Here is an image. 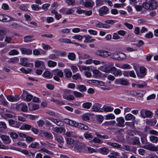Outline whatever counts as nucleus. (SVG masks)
Instances as JSON below:
<instances>
[{
  "instance_id": "19",
  "label": "nucleus",
  "mask_w": 158,
  "mask_h": 158,
  "mask_svg": "<svg viewBox=\"0 0 158 158\" xmlns=\"http://www.w3.org/2000/svg\"><path fill=\"white\" fill-rule=\"evenodd\" d=\"M125 119L127 121H134L135 119V117L131 114L129 113L126 114L125 117Z\"/></svg>"
},
{
  "instance_id": "51",
  "label": "nucleus",
  "mask_w": 158,
  "mask_h": 158,
  "mask_svg": "<svg viewBox=\"0 0 158 158\" xmlns=\"http://www.w3.org/2000/svg\"><path fill=\"white\" fill-rule=\"evenodd\" d=\"M33 38V36L32 35L26 36L24 38V41L26 42H31Z\"/></svg>"
},
{
  "instance_id": "5",
  "label": "nucleus",
  "mask_w": 158,
  "mask_h": 158,
  "mask_svg": "<svg viewBox=\"0 0 158 158\" xmlns=\"http://www.w3.org/2000/svg\"><path fill=\"white\" fill-rule=\"evenodd\" d=\"M15 19L7 15H0V21L3 22L14 21Z\"/></svg>"
},
{
  "instance_id": "16",
  "label": "nucleus",
  "mask_w": 158,
  "mask_h": 158,
  "mask_svg": "<svg viewBox=\"0 0 158 158\" xmlns=\"http://www.w3.org/2000/svg\"><path fill=\"white\" fill-rule=\"evenodd\" d=\"M35 66L36 68L40 67L42 69L45 68L44 64V62L41 60H36L35 61Z\"/></svg>"
},
{
  "instance_id": "45",
  "label": "nucleus",
  "mask_w": 158,
  "mask_h": 158,
  "mask_svg": "<svg viewBox=\"0 0 158 158\" xmlns=\"http://www.w3.org/2000/svg\"><path fill=\"white\" fill-rule=\"evenodd\" d=\"M106 120L113 119H114L115 116L113 114H109L105 116Z\"/></svg>"
},
{
  "instance_id": "31",
  "label": "nucleus",
  "mask_w": 158,
  "mask_h": 158,
  "mask_svg": "<svg viewBox=\"0 0 158 158\" xmlns=\"http://www.w3.org/2000/svg\"><path fill=\"white\" fill-rule=\"evenodd\" d=\"M99 151L102 154L107 155L109 152V150L107 148L103 147L99 148Z\"/></svg>"
},
{
  "instance_id": "20",
  "label": "nucleus",
  "mask_w": 158,
  "mask_h": 158,
  "mask_svg": "<svg viewBox=\"0 0 158 158\" xmlns=\"http://www.w3.org/2000/svg\"><path fill=\"white\" fill-rule=\"evenodd\" d=\"M28 106L30 110L31 111H33L37 110L39 108V106L36 104L28 103Z\"/></svg>"
},
{
  "instance_id": "61",
  "label": "nucleus",
  "mask_w": 158,
  "mask_h": 158,
  "mask_svg": "<svg viewBox=\"0 0 158 158\" xmlns=\"http://www.w3.org/2000/svg\"><path fill=\"white\" fill-rule=\"evenodd\" d=\"M83 37V36L81 35H76L74 36H72V38L73 39L77 40L79 41H81Z\"/></svg>"
},
{
  "instance_id": "55",
  "label": "nucleus",
  "mask_w": 158,
  "mask_h": 158,
  "mask_svg": "<svg viewBox=\"0 0 158 158\" xmlns=\"http://www.w3.org/2000/svg\"><path fill=\"white\" fill-rule=\"evenodd\" d=\"M116 123L115 121H106L104 123L102 124V125L104 126H110L113 125L115 124Z\"/></svg>"
},
{
  "instance_id": "6",
  "label": "nucleus",
  "mask_w": 158,
  "mask_h": 158,
  "mask_svg": "<svg viewBox=\"0 0 158 158\" xmlns=\"http://www.w3.org/2000/svg\"><path fill=\"white\" fill-rule=\"evenodd\" d=\"M101 105L98 103H95L92 106V110L95 112H103L102 108H101Z\"/></svg>"
},
{
  "instance_id": "28",
  "label": "nucleus",
  "mask_w": 158,
  "mask_h": 158,
  "mask_svg": "<svg viewBox=\"0 0 158 158\" xmlns=\"http://www.w3.org/2000/svg\"><path fill=\"white\" fill-rule=\"evenodd\" d=\"M51 12L52 14L55 15V18L57 20H59L62 17L61 15L59 14L57 11L55 10H52L51 11Z\"/></svg>"
},
{
  "instance_id": "54",
  "label": "nucleus",
  "mask_w": 158,
  "mask_h": 158,
  "mask_svg": "<svg viewBox=\"0 0 158 158\" xmlns=\"http://www.w3.org/2000/svg\"><path fill=\"white\" fill-rule=\"evenodd\" d=\"M59 41L60 42L65 43L68 44L72 43L71 40L68 39L60 38L59 39Z\"/></svg>"
},
{
  "instance_id": "62",
  "label": "nucleus",
  "mask_w": 158,
  "mask_h": 158,
  "mask_svg": "<svg viewBox=\"0 0 158 158\" xmlns=\"http://www.w3.org/2000/svg\"><path fill=\"white\" fill-rule=\"evenodd\" d=\"M74 95L76 97H82L83 96V95L81 93L76 91H73Z\"/></svg>"
},
{
  "instance_id": "3",
  "label": "nucleus",
  "mask_w": 158,
  "mask_h": 158,
  "mask_svg": "<svg viewBox=\"0 0 158 158\" xmlns=\"http://www.w3.org/2000/svg\"><path fill=\"white\" fill-rule=\"evenodd\" d=\"M95 54L101 57L106 58L110 55V52L104 50H98L95 52Z\"/></svg>"
},
{
  "instance_id": "26",
  "label": "nucleus",
  "mask_w": 158,
  "mask_h": 158,
  "mask_svg": "<svg viewBox=\"0 0 158 158\" xmlns=\"http://www.w3.org/2000/svg\"><path fill=\"white\" fill-rule=\"evenodd\" d=\"M8 30L3 29H0V40L2 41L4 37V35L8 32Z\"/></svg>"
},
{
  "instance_id": "59",
  "label": "nucleus",
  "mask_w": 158,
  "mask_h": 158,
  "mask_svg": "<svg viewBox=\"0 0 158 158\" xmlns=\"http://www.w3.org/2000/svg\"><path fill=\"white\" fill-rule=\"evenodd\" d=\"M95 135L100 138H103L104 139H108L109 136L106 135H99L98 132H96Z\"/></svg>"
},
{
  "instance_id": "2",
  "label": "nucleus",
  "mask_w": 158,
  "mask_h": 158,
  "mask_svg": "<svg viewBox=\"0 0 158 158\" xmlns=\"http://www.w3.org/2000/svg\"><path fill=\"white\" fill-rule=\"evenodd\" d=\"M87 147L84 143H81L79 144L76 145L74 147L75 151L84 153L87 152Z\"/></svg>"
},
{
  "instance_id": "9",
  "label": "nucleus",
  "mask_w": 158,
  "mask_h": 158,
  "mask_svg": "<svg viewBox=\"0 0 158 158\" xmlns=\"http://www.w3.org/2000/svg\"><path fill=\"white\" fill-rule=\"evenodd\" d=\"M8 32H6V37L5 39V41L8 43H10V40L14 37V35L12 33L8 30Z\"/></svg>"
},
{
  "instance_id": "50",
  "label": "nucleus",
  "mask_w": 158,
  "mask_h": 158,
  "mask_svg": "<svg viewBox=\"0 0 158 158\" xmlns=\"http://www.w3.org/2000/svg\"><path fill=\"white\" fill-rule=\"evenodd\" d=\"M39 151L42 152L46 153L50 156H53L54 154L52 152L44 148H41Z\"/></svg>"
},
{
  "instance_id": "38",
  "label": "nucleus",
  "mask_w": 158,
  "mask_h": 158,
  "mask_svg": "<svg viewBox=\"0 0 158 158\" xmlns=\"http://www.w3.org/2000/svg\"><path fill=\"white\" fill-rule=\"evenodd\" d=\"M149 140L152 142L154 143H158V137L153 135H151L149 137Z\"/></svg>"
},
{
  "instance_id": "48",
  "label": "nucleus",
  "mask_w": 158,
  "mask_h": 158,
  "mask_svg": "<svg viewBox=\"0 0 158 158\" xmlns=\"http://www.w3.org/2000/svg\"><path fill=\"white\" fill-rule=\"evenodd\" d=\"M24 94H26V99L27 101L29 102L31 101L33 98V96L31 94L28 93L27 91H24Z\"/></svg>"
},
{
  "instance_id": "34",
  "label": "nucleus",
  "mask_w": 158,
  "mask_h": 158,
  "mask_svg": "<svg viewBox=\"0 0 158 158\" xmlns=\"http://www.w3.org/2000/svg\"><path fill=\"white\" fill-rule=\"evenodd\" d=\"M19 61V59L16 57L11 58L7 61V62L9 63L15 64Z\"/></svg>"
},
{
  "instance_id": "63",
  "label": "nucleus",
  "mask_w": 158,
  "mask_h": 158,
  "mask_svg": "<svg viewBox=\"0 0 158 158\" xmlns=\"http://www.w3.org/2000/svg\"><path fill=\"white\" fill-rule=\"evenodd\" d=\"M152 112L149 111L147 110H146L145 113V118H151L152 117Z\"/></svg>"
},
{
  "instance_id": "17",
  "label": "nucleus",
  "mask_w": 158,
  "mask_h": 158,
  "mask_svg": "<svg viewBox=\"0 0 158 158\" xmlns=\"http://www.w3.org/2000/svg\"><path fill=\"white\" fill-rule=\"evenodd\" d=\"M74 127L85 130H87L88 128V127L84 124L81 123H77L75 122Z\"/></svg>"
},
{
  "instance_id": "52",
  "label": "nucleus",
  "mask_w": 158,
  "mask_h": 158,
  "mask_svg": "<svg viewBox=\"0 0 158 158\" xmlns=\"http://www.w3.org/2000/svg\"><path fill=\"white\" fill-rule=\"evenodd\" d=\"M118 155L119 153L118 152H111L110 154L107 156L110 158H117L116 156H118Z\"/></svg>"
},
{
  "instance_id": "10",
  "label": "nucleus",
  "mask_w": 158,
  "mask_h": 158,
  "mask_svg": "<svg viewBox=\"0 0 158 158\" xmlns=\"http://www.w3.org/2000/svg\"><path fill=\"white\" fill-rule=\"evenodd\" d=\"M8 122L10 126L17 128H19L20 126V123L19 122L15 121L12 119H9Z\"/></svg>"
},
{
  "instance_id": "30",
  "label": "nucleus",
  "mask_w": 158,
  "mask_h": 158,
  "mask_svg": "<svg viewBox=\"0 0 158 158\" xmlns=\"http://www.w3.org/2000/svg\"><path fill=\"white\" fill-rule=\"evenodd\" d=\"M150 10L155 9L157 6V4L154 0H150Z\"/></svg>"
},
{
  "instance_id": "12",
  "label": "nucleus",
  "mask_w": 158,
  "mask_h": 158,
  "mask_svg": "<svg viewBox=\"0 0 158 158\" xmlns=\"http://www.w3.org/2000/svg\"><path fill=\"white\" fill-rule=\"evenodd\" d=\"M111 69L112 72V73L115 76H121L122 75L121 70L117 69L115 67H112Z\"/></svg>"
},
{
  "instance_id": "8",
  "label": "nucleus",
  "mask_w": 158,
  "mask_h": 158,
  "mask_svg": "<svg viewBox=\"0 0 158 158\" xmlns=\"http://www.w3.org/2000/svg\"><path fill=\"white\" fill-rule=\"evenodd\" d=\"M21 63L20 64L23 66H26L28 67H33V64L32 63H28L27 60V59L26 58H22L20 60Z\"/></svg>"
},
{
  "instance_id": "46",
  "label": "nucleus",
  "mask_w": 158,
  "mask_h": 158,
  "mask_svg": "<svg viewBox=\"0 0 158 158\" xmlns=\"http://www.w3.org/2000/svg\"><path fill=\"white\" fill-rule=\"evenodd\" d=\"M57 65V63L54 61L48 60V65L49 67H54Z\"/></svg>"
},
{
  "instance_id": "23",
  "label": "nucleus",
  "mask_w": 158,
  "mask_h": 158,
  "mask_svg": "<svg viewBox=\"0 0 158 158\" xmlns=\"http://www.w3.org/2000/svg\"><path fill=\"white\" fill-rule=\"evenodd\" d=\"M55 139L57 142L61 144L64 143L63 138L60 135H55Z\"/></svg>"
},
{
  "instance_id": "13",
  "label": "nucleus",
  "mask_w": 158,
  "mask_h": 158,
  "mask_svg": "<svg viewBox=\"0 0 158 158\" xmlns=\"http://www.w3.org/2000/svg\"><path fill=\"white\" fill-rule=\"evenodd\" d=\"M0 137L5 144H9L11 143V140L8 136L0 134Z\"/></svg>"
},
{
  "instance_id": "47",
  "label": "nucleus",
  "mask_w": 158,
  "mask_h": 158,
  "mask_svg": "<svg viewBox=\"0 0 158 158\" xmlns=\"http://www.w3.org/2000/svg\"><path fill=\"white\" fill-rule=\"evenodd\" d=\"M110 55L109 56H110V57L115 60H118V52H115L111 53L110 52Z\"/></svg>"
},
{
  "instance_id": "1",
  "label": "nucleus",
  "mask_w": 158,
  "mask_h": 158,
  "mask_svg": "<svg viewBox=\"0 0 158 158\" xmlns=\"http://www.w3.org/2000/svg\"><path fill=\"white\" fill-rule=\"evenodd\" d=\"M63 98L68 100H73L74 98L73 96L71 94V90L70 89H64L62 91Z\"/></svg>"
},
{
  "instance_id": "49",
  "label": "nucleus",
  "mask_w": 158,
  "mask_h": 158,
  "mask_svg": "<svg viewBox=\"0 0 158 158\" xmlns=\"http://www.w3.org/2000/svg\"><path fill=\"white\" fill-rule=\"evenodd\" d=\"M41 134H42V135H40L41 136H44L45 137L47 138H52V135L48 132H45L44 131H42Z\"/></svg>"
},
{
  "instance_id": "41",
  "label": "nucleus",
  "mask_w": 158,
  "mask_h": 158,
  "mask_svg": "<svg viewBox=\"0 0 158 158\" xmlns=\"http://www.w3.org/2000/svg\"><path fill=\"white\" fill-rule=\"evenodd\" d=\"M92 106V103L90 102H86L83 104L82 107L85 109H89Z\"/></svg>"
},
{
  "instance_id": "27",
  "label": "nucleus",
  "mask_w": 158,
  "mask_h": 158,
  "mask_svg": "<svg viewBox=\"0 0 158 158\" xmlns=\"http://www.w3.org/2000/svg\"><path fill=\"white\" fill-rule=\"evenodd\" d=\"M83 37L85 38L84 41L85 43H90L95 40L94 39H92V37L89 35H84Z\"/></svg>"
},
{
  "instance_id": "21",
  "label": "nucleus",
  "mask_w": 158,
  "mask_h": 158,
  "mask_svg": "<svg viewBox=\"0 0 158 158\" xmlns=\"http://www.w3.org/2000/svg\"><path fill=\"white\" fill-rule=\"evenodd\" d=\"M65 139L67 144L71 148H73L74 145V140L69 138H66Z\"/></svg>"
},
{
  "instance_id": "44",
  "label": "nucleus",
  "mask_w": 158,
  "mask_h": 158,
  "mask_svg": "<svg viewBox=\"0 0 158 158\" xmlns=\"http://www.w3.org/2000/svg\"><path fill=\"white\" fill-rule=\"evenodd\" d=\"M69 59L71 60H74L76 58V55L74 53L69 52L68 55Z\"/></svg>"
},
{
  "instance_id": "53",
  "label": "nucleus",
  "mask_w": 158,
  "mask_h": 158,
  "mask_svg": "<svg viewBox=\"0 0 158 158\" xmlns=\"http://www.w3.org/2000/svg\"><path fill=\"white\" fill-rule=\"evenodd\" d=\"M87 152L86 153H93L97 152V149H95L90 147H87Z\"/></svg>"
},
{
  "instance_id": "7",
  "label": "nucleus",
  "mask_w": 158,
  "mask_h": 158,
  "mask_svg": "<svg viewBox=\"0 0 158 158\" xmlns=\"http://www.w3.org/2000/svg\"><path fill=\"white\" fill-rule=\"evenodd\" d=\"M99 15L103 16L108 14L109 12V10L108 8L105 6H103L100 8L98 10Z\"/></svg>"
},
{
  "instance_id": "35",
  "label": "nucleus",
  "mask_w": 158,
  "mask_h": 158,
  "mask_svg": "<svg viewBox=\"0 0 158 158\" xmlns=\"http://www.w3.org/2000/svg\"><path fill=\"white\" fill-rule=\"evenodd\" d=\"M7 128V126L6 123L3 122H0V132L3 131Z\"/></svg>"
},
{
  "instance_id": "15",
  "label": "nucleus",
  "mask_w": 158,
  "mask_h": 158,
  "mask_svg": "<svg viewBox=\"0 0 158 158\" xmlns=\"http://www.w3.org/2000/svg\"><path fill=\"white\" fill-rule=\"evenodd\" d=\"M138 77L140 78L144 77L146 74L145 68L143 67H141L140 68V73H137Z\"/></svg>"
},
{
  "instance_id": "22",
  "label": "nucleus",
  "mask_w": 158,
  "mask_h": 158,
  "mask_svg": "<svg viewBox=\"0 0 158 158\" xmlns=\"http://www.w3.org/2000/svg\"><path fill=\"white\" fill-rule=\"evenodd\" d=\"M21 51L22 54L26 55H31L32 53V50L30 49L23 48L21 49Z\"/></svg>"
},
{
  "instance_id": "14",
  "label": "nucleus",
  "mask_w": 158,
  "mask_h": 158,
  "mask_svg": "<svg viewBox=\"0 0 158 158\" xmlns=\"http://www.w3.org/2000/svg\"><path fill=\"white\" fill-rule=\"evenodd\" d=\"M116 120L117 122V123L116 124L117 126L122 127L124 126L125 120L123 117H120L117 118L116 119Z\"/></svg>"
},
{
  "instance_id": "24",
  "label": "nucleus",
  "mask_w": 158,
  "mask_h": 158,
  "mask_svg": "<svg viewBox=\"0 0 158 158\" xmlns=\"http://www.w3.org/2000/svg\"><path fill=\"white\" fill-rule=\"evenodd\" d=\"M102 110H103L105 112H110L114 110V108L111 106H109L104 105L102 108Z\"/></svg>"
},
{
  "instance_id": "56",
  "label": "nucleus",
  "mask_w": 158,
  "mask_h": 158,
  "mask_svg": "<svg viewBox=\"0 0 158 158\" xmlns=\"http://www.w3.org/2000/svg\"><path fill=\"white\" fill-rule=\"evenodd\" d=\"M31 128V126L26 124H23L21 127V128L25 130H29Z\"/></svg>"
},
{
  "instance_id": "37",
  "label": "nucleus",
  "mask_w": 158,
  "mask_h": 158,
  "mask_svg": "<svg viewBox=\"0 0 158 158\" xmlns=\"http://www.w3.org/2000/svg\"><path fill=\"white\" fill-rule=\"evenodd\" d=\"M118 60L119 61H122L123 60L125 59L126 58V55L123 53H118Z\"/></svg>"
},
{
  "instance_id": "58",
  "label": "nucleus",
  "mask_w": 158,
  "mask_h": 158,
  "mask_svg": "<svg viewBox=\"0 0 158 158\" xmlns=\"http://www.w3.org/2000/svg\"><path fill=\"white\" fill-rule=\"evenodd\" d=\"M19 54V52L16 49H12L9 52V54L10 56L17 55Z\"/></svg>"
},
{
  "instance_id": "60",
  "label": "nucleus",
  "mask_w": 158,
  "mask_h": 158,
  "mask_svg": "<svg viewBox=\"0 0 158 158\" xmlns=\"http://www.w3.org/2000/svg\"><path fill=\"white\" fill-rule=\"evenodd\" d=\"M9 134L10 137L13 139H16L18 137V134L15 132H10Z\"/></svg>"
},
{
  "instance_id": "29",
  "label": "nucleus",
  "mask_w": 158,
  "mask_h": 158,
  "mask_svg": "<svg viewBox=\"0 0 158 158\" xmlns=\"http://www.w3.org/2000/svg\"><path fill=\"white\" fill-rule=\"evenodd\" d=\"M90 113H85L84 114L81 116L82 120L83 121H88L89 119V117L90 116Z\"/></svg>"
},
{
  "instance_id": "40",
  "label": "nucleus",
  "mask_w": 158,
  "mask_h": 158,
  "mask_svg": "<svg viewBox=\"0 0 158 158\" xmlns=\"http://www.w3.org/2000/svg\"><path fill=\"white\" fill-rule=\"evenodd\" d=\"M65 123L68 124L74 127L75 122L72 120L69 119H65L64 120Z\"/></svg>"
},
{
  "instance_id": "11",
  "label": "nucleus",
  "mask_w": 158,
  "mask_h": 158,
  "mask_svg": "<svg viewBox=\"0 0 158 158\" xmlns=\"http://www.w3.org/2000/svg\"><path fill=\"white\" fill-rule=\"evenodd\" d=\"M115 82L117 84H120L123 85H127L128 84V82L124 78L117 79L115 80Z\"/></svg>"
},
{
  "instance_id": "4",
  "label": "nucleus",
  "mask_w": 158,
  "mask_h": 158,
  "mask_svg": "<svg viewBox=\"0 0 158 158\" xmlns=\"http://www.w3.org/2000/svg\"><path fill=\"white\" fill-rule=\"evenodd\" d=\"M141 147L152 151H158V147L157 146H155L154 144L151 143H147L146 145L143 146Z\"/></svg>"
},
{
  "instance_id": "42",
  "label": "nucleus",
  "mask_w": 158,
  "mask_h": 158,
  "mask_svg": "<svg viewBox=\"0 0 158 158\" xmlns=\"http://www.w3.org/2000/svg\"><path fill=\"white\" fill-rule=\"evenodd\" d=\"M39 144L37 142H34L30 144L29 146V148H39Z\"/></svg>"
},
{
  "instance_id": "33",
  "label": "nucleus",
  "mask_w": 158,
  "mask_h": 158,
  "mask_svg": "<svg viewBox=\"0 0 158 158\" xmlns=\"http://www.w3.org/2000/svg\"><path fill=\"white\" fill-rule=\"evenodd\" d=\"M64 72L66 77L70 78L72 76V73L69 69H65L64 70Z\"/></svg>"
},
{
  "instance_id": "43",
  "label": "nucleus",
  "mask_w": 158,
  "mask_h": 158,
  "mask_svg": "<svg viewBox=\"0 0 158 158\" xmlns=\"http://www.w3.org/2000/svg\"><path fill=\"white\" fill-rule=\"evenodd\" d=\"M150 0L148 1H147L143 4V7L146 9L150 10Z\"/></svg>"
},
{
  "instance_id": "18",
  "label": "nucleus",
  "mask_w": 158,
  "mask_h": 158,
  "mask_svg": "<svg viewBox=\"0 0 158 158\" xmlns=\"http://www.w3.org/2000/svg\"><path fill=\"white\" fill-rule=\"evenodd\" d=\"M86 8H92L94 5L93 1H85L82 4Z\"/></svg>"
},
{
  "instance_id": "57",
  "label": "nucleus",
  "mask_w": 158,
  "mask_h": 158,
  "mask_svg": "<svg viewBox=\"0 0 158 158\" xmlns=\"http://www.w3.org/2000/svg\"><path fill=\"white\" fill-rule=\"evenodd\" d=\"M43 76L44 77L48 78H50L52 77V76L51 75L50 72L49 71H45L43 73Z\"/></svg>"
},
{
  "instance_id": "36",
  "label": "nucleus",
  "mask_w": 158,
  "mask_h": 158,
  "mask_svg": "<svg viewBox=\"0 0 158 158\" xmlns=\"http://www.w3.org/2000/svg\"><path fill=\"white\" fill-rule=\"evenodd\" d=\"M19 106L21 108L23 112L27 111L28 108L26 104L24 103H22L19 104Z\"/></svg>"
},
{
  "instance_id": "39",
  "label": "nucleus",
  "mask_w": 158,
  "mask_h": 158,
  "mask_svg": "<svg viewBox=\"0 0 158 158\" xmlns=\"http://www.w3.org/2000/svg\"><path fill=\"white\" fill-rule=\"evenodd\" d=\"M53 130L56 133H60L64 131L65 130V129L62 127H56L53 128Z\"/></svg>"
},
{
  "instance_id": "32",
  "label": "nucleus",
  "mask_w": 158,
  "mask_h": 158,
  "mask_svg": "<svg viewBox=\"0 0 158 158\" xmlns=\"http://www.w3.org/2000/svg\"><path fill=\"white\" fill-rule=\"evenodd\" d=\"M77 89L79 90L81 92H85L86 90V88L85 86L83 85H77L76 86Z\"/></svg>"
},
{
  "instance_id": "64",
  "label": "nucleus",
  "mask_w": 158,
  "mask_h": 158,
  "mask_svg": "<svg viewBox=\"0 0 158 158\" xmlns=\"http://www.w3.org/2000/svg\"><path fill=\"white\" fill-rule=\"evenodd\" d=\"M153 34L151 31H149L144 35V37L147 38H151L153 37Z\"/></svg>"
},
{
  "instance_id": "25",
  "label": "nucleus",
  "mask_w": 158,
  "mask_h": 158,
  "mask_svg": "<svg viewBox=\"0 0 158 158\" xmlns=\"http://www.w3.org/2000/svg\"><path fill=\"white\" fill-rule=\"evenodd\" d=\"M106 144L116 148H122L121 145L117 143H113L110 142H107Z\"/></svg>"
}]
</instances>
